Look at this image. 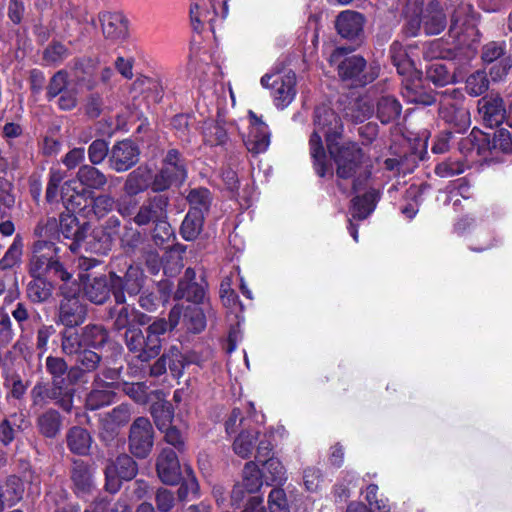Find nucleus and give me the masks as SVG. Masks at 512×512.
I'll use <instances>...</instances> for the list:
<instances>
[{
  "mask_svg": "<svg viewBox=\"0 0 512 512\" xmlns=\"http://www.w3.org/2000/svg\"><path fill=\"white\" fill-rule=\"evenodd\" d=\"M123 391L137 403L145 404L149 400L148 387L145 383H125Z\"/></svg>",
  "mask_w": 512,
  "mask_h": 512,
  "instance_id": "62",
  "label": "nucleus"
},
{
  "mask_svg": "<svg viewBox=\"0 0 512 512\" xmlns=\"http://www.w3.org/2000/svg\"><path fill=\"white\" fill-rule=\"evenodd\" d=\"M401 113V105L392 96H383L377 104V116L382 123H390L396 120Z\"/></svg>",
  "mask_w": 512,
  "mask_h": 512,
  "instance_id": "40",
  "label": "nucleus"
},
{
  "mask_svg": "<svg viewBox=\"0 0 512 512\" xmlns=\"http://www.w3.org/2000/svg\"><path fill=\"white\" fill-rule=\"evenodd\" d=\"M167 206V197L163 195L154 196L144 202L131 219L138 226H145L149 223L166 224Z\"/></svg>",
  "mask_w": 512,
  "mask_h": 512,
  "instance_id": "13",
  "label": "nucleus"
},
{
  "mask_svg": "<svg viewBox=\"0 0 512 512\" xmlns=\"http://www.w3.org/2000/svg\"><path fill=\"white\" fill-rule=\"evenodd\" d=\"M204 216L200 211L189 210L181 225V235L185 240L197 238L203 226Z\"/></svg>",
  "mask_w": 512,
  "mask_h": 512,
  "instance_id": "37",
  "label": "nucleus"
},
{
  "mask_svg": "<svg viewBox=\"0 0 512 512\" xmlns=\"http://www.w3.org/2000/svg\"><path fill=\"white\" fill-rule=\"evenodd\" d=\"M22 498V490L15 481H9L5 487L0 486V509L5 505L12 506Z\"/></svg>",
  "mask_w": 512,
  "mask_h": 512,
  "instance_id": "51",
  "label": "nucleus"
},
{
  "mask_svg": "<svg viewBox=\"0 0 512 512\" xmlns=\"http://www.w3.org/2000/svg\"><path fill=\"white\" fill-rule=\"evenodd\" d=\"M155 503L160 512H169L175 506V497L172 491L159 488L155 494Z\"/></svg>",
  "mask_w": 512,
  "mask_h": 512,
  "instance_id": "63",
  "label": "nucleus"
},
{
  "mask_svg": "<svg viewBox=\"0 0 512 512\" xmlns=\"http://www.w3.org/2000/svg\"><path fill=\"white\" fill-rule=\"evenodd\" d=\"M132 415L131 409L126 404H121L108 413V418L115 426H122L128 423Z\"/></svg>",
  "mask_w": 512,
  "mask_h": 512,
  "instance_id": "64",
  "label": "nucleus"
},
{
  "mask_svg": "<svg viewBox=\"0 0 512 512\" xmlns=\"http://www.w3.org/2000/svg\"><path fill=\"white\" fill-rule=\"evenodd\" d=\"M135 308L129 306L115 307L111 311V318L113 319V327L120 331L123 329L133 328Z\"/></svg>",
  "mask_w": 512,
  "mask_h": 512,
  "instance_id": "45",
  "label": "nucleus"
},
{
  "mask_svg": "<svg viewBox=\"0 0 512 512\" xmlns=\"http://www.w3.org/2000/svg\"><path fill=\"white\" fill-rule=\"evenodd\" d=\"M505 49V42H489L482 48V59L485 63H494L502 57H509L510 55L506 54Z\"/></svg>",
  "mask_w": 512,
  "mask_h": 512,
  "instance_id": "53",
  "label": "nucleus"
},
{
  "mask_svg": "<svg viewBox=\"0 0 512 512\" xmlns=\"http://www.w3.org/2000/svg\"><path fill=\"white\" fill-rule=\"evenodd\" d=\"M489 87V81L486 73L483 71H476L471 74L466 80V91L472 96H479L486 92Z\"/></svg>",
  "mask_w": 512,
  "mask_h": 512,
  "instance_id": "49",
  "label": "nucleus"
},
{
  "mask_svg": "<svg viewBox=\"0 0 512 512\" xmlns=\"http://www.w3.org/2000/svg\"><path fill=\"white\" fill-rule=\"evenodd\" d=\"M125 343L128 349L133 352L138 359L144 362L148 361L145 336L139 328L133 327L126 330Z\"/></svg>",
  "mask_w": 512,
  "mask_h": 512,
  "instance_id": "38",
  "label": "nucleus"
},
{
  "mask_svg": "<svg viewBox=\"0 0 512 512\" xmlns=\"http://www.w3.org/2000/svg\"><path fill=\"white\" fill-rule=\"evenodd\" d=\"M152 171L146 166H140L131 172L125 181L124 191L128 196L137 195L152 187Z\"/></svg>",
  "mask_w": 512,
  "mask_h": 512,
  "instance_id": "26",
  "label": "nucleus"
},
{
  "mask_svg": "<svg viewBox=\"0 0 512 512\" xmlns=\"http://www.w3.org/2000/svg\"><path fill=\"white\" fill-rule=\"evenodd\" d=\"M250 131L245 140L249 152L259 154L265 152L270 145V131L267 124L253 111H248Z\"/></svg>",
  "mask_w": 512,
  "mask_h": 512,
  "instance_id": "15",
  "label": "nucleus"
},
{
  "mask_svg": "<svg viewBox=\"0 0 512 512\" xmlns=\"http://www.w3.org/2000/svg\"><path fill=\"white\" fill-rule=\"evenodd\" d=\"M258 436L259 431L257 429L251 428L250 426L243 428L232 445L235 454L243 459L250 457L254 449L255 440Z\"/></svg>",
  "mask_w": 512,
  "mask_h": 512,
  "instance_id": "29",
  "label": "nucleus"
},
{
  "mask_svg": "<svg viewBox=\"0 0 512 512\" xmlns=\"http://www.w3.org/2000/svg\"><path fill=\"white\" fill-rule=\"evenodd\" d=\"M321 134L325 136L327 149L334 163L339 178L352 177L362 163L363 153L353 142H340L343 124L337 114L326 106H320L314 112V130L310 136V154L314 168L320 177L330 172L325 161V151Z\"/></svg>",
  "mask_w": 512,
  "mask_h": 512,
  "instance_id": "1",
  "label": "nucleus"
},
{
  "mask_svg": "<svg viewBox=\"0 0 512 512\" xmlns=\"http://www.w3.org/2000/svg\"><path fill=\"white\" fill-rule=\"evenodd\" d=\"M144 273L138 266H129L124 277L115 273L110 274V288L113 290L114 298L117 304L125 302L124 291L129 295L138 294L144 283Z\"/></svg>",
  "mask_w": 512,
  "mask_h": 512,
  "instance_id": "11",
  "label": "nucleus"
},
{
  "mask_svg": "<svg viewBox=\"0 0 512 512\" xmlns=\"http://www.w3.org/2000/svg\"><path fill=\"white\" fill-rule=\"evenodd\" d=\"M273 79L272 89L275 105L278 108H286L295 98L296 95V77L293 72H288L284 75L280 74H265L262 76L260 82L265 88L270 87V80Z\"/></svg>",
  "mask_w": 512,
  "mask_h": 512,
  "instance_id": "10",
  "label": "nucleus"
},
{
  "mask_svg": "<svg viewBox=\"0 0 512 512\" xmlns=\"http://www.w3.org/2000/svg\"><path fill=\"white\" fill-rule=\"evenodd\" d=\"M478 113L483 123L490 127H497L506 119V108L502 97L488 95L478 100Z\"/></svg>",
  "mask_w": 512,
  "mask_h": 512,
  "instance_id": "17",
  "label": "nucleus"
},
{
  "mask_svg": "<svg viewBox=\"0 0 512 512\" xmlns=\"http://www.w3.org/2000/svg\"><path fill=\"white\" fill-rule=\"evenodd\" d=\"M110 288L105 277H96L84 287L85 296L95 304H102L109 296Z\"/></svg>",
  "mask_w": 512,
  "mask_h": 512,
  "instance_id": "39",
  "label": "nucleus"
},
{
  "mask_svg": "<svg viewBox=\"0 0 512 512\" xmlns=\"http://www.w3.org/2000/svg\"><path fill=\"white\" fill-rule=\"evenodd\" d=\"M270 512H289V503L286 492L282 488H273L267 499Z\"/></svg>",
  "mask_w": 512,
  "mask_h": 512,
  "instance_id": "52",
  "label": "nucleus"
},
{
  "mask_svg": "<svg viewBox=\"0 0 512 512\" xmlns=\"http://www.w3.org/2000/svg\"><path fill=\"white\" fill-rule=\"evenodd\" d=\"M45 364L48 373L51 375L52 382L64 386H74L77 380V371L74 368L68 371L67 363L63 358L48 356Z\"/></svg>",
  "mask_w": 512,
  "mask_h": 512,
  "instance_id": "24",
  "label": "nucleus"
},
{
  "mask_svg": "<svg viewBox=\"0 0 512 512\" xmlns=\"http://www.w3.org/2000/svg\"><path fill=\"white\" fill-rule=\"evenodd\" d=\"M263 481L257 464L253 461L247 462L243 469V479L239 483L246 487L247 492L256 493L261 488Z\"/></svg>",
  "mask_w": 512,
  "mask_h": 512,
  "instance_id": "42",
  "label": "nucleus"
},
{
  "mask_svg": "<svg viewBox=\"0 0 512 512\" xmlns=\"http://www.w3.org/2000/svg\"><path fill=\"white\" fill-rule=\"evenodd\" d=\"M83 340L80 335L71 329H66L62 334V351L67 355L76 354L82 347Z\"/></svg>",
  "mask_w": 512,
  "mask_h": 512,
  "instance_id": "56",
  "label": "nucleus"
},
{
  "mask_svg": "<svg viewBox=\"0 0 512 512\" xmlns=\"http://www.w3.org/2000/svg\"><path fill=\"white\" fill-rule=\"evenodd\" d=\"M59 229L60 233L65 238L72 239V242L69 245V249L72 252H76L82 246V244H85L87 250L90 249L93 252L101 251L100 247L91 246L89 243L85 242L87 227L80 226L77 218L74 215H61Z\"/></svg>",
  "mask_w": 512,
  "mask_h": 512,
  "instance_id": "16",
  "label": "nucleus"
},
{
  "mask_svg": "<svg viewBox=\"0 0 512 512\" xmlns=\"http://www.w3.org/2000/svg\"><path fill=\"white\" fill-rule=\"evenodd\" d=\"M32 280L27 284L26 295L33 303H43L47 301L53 291V286L47 277H31Z\"/></svg>",
  "mask_w": 512,
  "mask_h": 512,
  "instance_id": "30",
  "label": "nucleus"
},
{
  "mask_svg": "<svg viewBox=\"0 0 512 512\" xmlns=\"http://www.w3.org/2000/svg\"><path fill=\"white\" fill-rule=\"evenodd\" d=\"M186 176L187 170L184 160L177 150L171 149L163 159L161 169L153 178L152 190L156 192L164 191L172 185L184 182Z\"/></svg>",
  "mask_w": 512,
  "mask_h": 512,
  "instance_id": "6",
  "label": "nucleus"
},
{
  "mask_svg": "<svg viewBox=\"0 0 512 512\" xmlns=\"http://www.w3.org/2000/svg\"><path fill=\"white\" fill-rule=\"evenodd\" d=\"M102 31L111 40L122 39L127 34V22L120 13L103 12L99 15Z\"/></svg>",
  "mask_w": 512,
  "mask_h": 512,
  "instance_id": "25",
  "label": "nucleus"
},
{
  "mask_svg": "<svg viewBox=\"0 0 512 512\" xmlns=\"http://www.w3.org/2000/svg\"><path fill=\"white\" fill-rule=\"evenodd\" d=\"M37 425L43 436L54 438L61 429V415L57 410L49 409L38 417Z\"/></svg>",
  "mask_w": 512,
  "mask_h": 512,
  "instance_id": "33",
  "label": "nucleus"
},
{
  "mask_svg": "<svg viewBox=\"0 0 512 512\" xmlns=\"http://www.w3.org/2000/svg\"><path fill=\"white\" fill-rule=\"evenodd\" d=\"M401 95L408 103L427 106L435 102V97L424 88L419 70L404 76Z\"/></svg>",
  "mask_w": 512,
  "mask_h": 512,
  "instance_id": "14",
  "label": "nucleus"
},
{
  "mask_svg": "<svg viewBox=\"0 0 512 512\" xmlns=\"http://www.w3.org/2000/svg\"><path fill=\"white\" fill-rule=\"evenodd\" d=\"M205 295V287L197 282L187 283V281H179L178 289L175 292V298L186 299L194 303L203 302Z\"/></svg>",
  "mask_w": 512,
  "mask_h": 512,
  "instance_id": "41",
  "label": "nucleus"
},
{
  "mask_svg": "<svg viewBox=\"0 0 512 512\" xmlns=\"http://www.w3.org/2000/svg\"><path fill=\"white\" fill-rule=\"evenodd\" d=\"M465 164L459 160H447L435 167V173L440 177H452L461 174L465 170Z\"/></svg>",
  "mask_w": 512,
  "mask_h": 512,
  "instance_id": "61",
  "label": "nucleus"
},
{
  "mask_svg": "<svg viewBox=\"0 0 512 512\" xmlns=\"http://www.w3.org/2000/svg\"><path fill=\"white\" fill-rule=\"evenodd\" d=\"M187 200L191 205L190 210L200 211L203 215L208 210L211 202L210 192L206 188L192 189L187 196Z\"/></svg>",
  "mask_w": 512,
  "mask_h": 512,
  "instance_id": "47",
  "label": "nucleus"
},
{
  "mask_svg": "<svg viewBox=\"0 0 512 512\" xmlns=\"http://www.w3.org/2000/svg\"><path fill=\"white\" fill-rule=\"evenodd\" d=\"M159 479L166 485H175L181 480L180 463L176 453L169 448L161 451L156 462Z\"/></svg>",
  "mask_w": 512,
  "mask_h": 512,
  "instance_id": "19",
  "label": "nucleus"
},
{
  "mask_svg": "<svg viewBox=\"0 0 512 512\" xmlns=\"http://www.w3.org/2000/svg\"><path fill=\"white\" fill-rule=\"evenodd\" d=\"M76 177L83 186L89 189L100 190L107 184L105 174L91 165L81 166Z\"/></svg>",
  "mask_w": 512,
  "mask_h": 512,
  "instance_id": "32",
  "label": "nucleus"
},
{
  "mask_svg": "<svg viewBox=\"0 0 512 512\" xmlns=\"http://www.w3.org/2000/svg\"><path fill=\"white\" fill-rule=\"evenodd\" d=\"M22 253V241L19 236L14 238L13 243L0 260V269L6 270L12 268L19 260Z\"/></svg>",
  "mask_w": 512,
  "mask_h": 512,
  "instance_id": "55",
  "label": "nucleus"
},
{
  "mask_svg": "<svg viewBox=\"0 0 512 512\" xmlns=\"http://www.w3.org/2000/svg\"><path fill=\"white\" fill-rule=\"evenodd\" d=\"M461 152L466 157H470L473 161V154L487 158L486 152L491 150H499L504 153H512V132L500 128L490 134L473 130L469 136L463 138L459 144Z\"/></svg>",
  "mask_w": 512,
  "mask_h": 512,
  "instance_id": "2",
  "label": "nucleus"
},
{
  "mask_svg": "<svg viewBox=\"0 0 512 512\" xmlns=\"http://www.w3.org/2000/svg\"><path fill=\"white\" fill-rule=\"evenodd\" d=\"M228 13L226 2H223L222 13L218 16L215 3L212 0H204L202 4H192L190 7V17L193 29L200 31L204 24H208L210 30L214 32L218 20H223Z\"/></svg>",
  "mask_w": 512,
  "mask_h": 512,
  "instance_id": "12",
  "label": "nucleus"
},
{
  "mask_svg": "<svg viewBox=\"0 0 512 512\" xmlns=\"http://www.w3.org/2000/svg\"><path fill=\"white\" fill-rule=\"evenodd\" d=\"M186 476L178 489V498L180 501H185L191 498L198 497L199 495V484L198 481L189 466H185Z\"/></svg>",
  "mask_w": 512,
  "mask_h": 512,
  "instance_id": "44",
  "label": "nucleus"
},
{
  "mask_svg": "<svg viewBox=\"0 0 512 512\" xmlns=\"http://www.w3.org/2000/svg\"><path fill=\"white\" fill-rule=\"evenodd\" d=\"M94 388L88 393L85 401V407L88 410H98L104 406L110 405L115 398V393L111 390L112 384L102 381L100 377H95Z\"/></svg>",
  "mask_w": 512,
  "mask_h": 512,
  "instance_id": "22",
  "label": "nucleus"
},
{
  "mask_svg": "<svg viewBox=\"0 0 512 512\" xmlns=\"http://www.w3.org/2000/svg\"><path fill=\"white\" fill-rule=\"evenodd\" d=\"M139 150L130 140L116 143L110 152L109 162L112 169L124 172L130 169L138 161Z\"/></svg>",
  "mask_w": 512,
  "mask_h": 512,
  "instance_id": "18",
  "label": "nucleus"
},
{
  "mask_svg": "<svg viewBox=\"0 0 512 512\" xmlns=\"http://www.w3.org/2000/svg\"><path fill=\"white\" fill-rule=\"evenodd\" d=\"M204 142L210 146L223 145L228 140V133L220 121H207L203 127Z\"/></svg>",
  "mask_w": 512,
  "mask_h": 512,
  "instance_id": "36",
  "label": "nucleus"
},
{
  "mask_svg": "<svg viewBox=\"0 0 512 512\" xmlns=\"http://www.w3.org/2000/svg\"><path fill=\"white\" fill-rule=\"evenodd\" d=\"M220 298L223 305L229 309H236L237 306L242 309L241 303L238 299L237 294L231 288V281L229 278H225L220 285Z\"/></svg>",
  "mask_w": 512,
  "mask_h": 512,
  "instance_id": "59",
  "label": "nucleus"
},
{
  "mask_svg": "<svg viewBox=\"0 0 512 512\" xmlns=\"http://www.w3.org/2000/svg\"><path fill=\"white\" fill-rule=\"evenodd\" d=\"M439 116L456 132L465 131L471 124L469 110L464 105V95L456 89L443 93L440 100Z\"/></svg>",
  "mask_w": 512,
  "mask_h": 512,
  "instance_id": "4",
  "label": "nucleus"
},
{
  "mask_svg": "<svg viewBox=\"0 0 512 512\" xmlns=\"http://www.w3.org/2000/svg\"><path fill=\"white\" fill-rule=\"evenodd\" d=\"M261 463V475L267 485H270L274 482L281 483L282 481L286 480V469L277 458H267Z\"/></svg>",
  "mask_w": 512,
  "mask_h": 512,
  "instance_id": "35",
  "label": "nucleus"
},
{
  "mask_svg": "<svg viewBox=\"0 0 512 512\" xmlns=\"http://www.w3.org/2000/svg\"><path fill=\"white\" fill-rule=\"evenodd\" d=\"M427 77L437 86H445L452 81L453 76L441 63H434L427 69Z\"/></svg>",
  "mask_w": 512,
  "mask_h": 512,
  "instance_id": "54",
  "label": "nucleus"
},
{
  "mask_svg": "<svg viewBox=\"0 0 512 512\" xmlns=\"http://www.w3.org/2000/svg\"><path fill=\"white\" fill-rule=\"evenodd\" d=\"M152 415L159 430L171 425L173 412L168 404H157L152 408Z\"/></svg>",
  "mask_w": 512,
  "mask_h": 512,
  "instance_id": "58",
  "label": "nucleus"
},
{
  "mask_svg": "<svg viewBox=\"0 0 512 512\" xmlns=\"http://www.w3.org/2000/svg\"><path fill=\"white\" fill-rule=\"evenodd\" d=\"M68 88V74L65 70L56 72L47 85L46 97L49 101L55 99Z\"/></svg>",
  "mask_w": 512,
  "mask_h": 512,
  "instance_id": "50",
  "label": "nucleus"
},
{
  "mask_svg": "<svg viewBox=\"0 0 512 512\" xmlns=\"http://www.w3.org/2000/svg\"><path fill=\"white\" fill-rule=\"evenodd\" d=\"M372 113L373 108L368 101L360 99L346 109L345 116L355 123H361L370 118Z\"/></svg>",
  "mask_w": 512,
  "mask_h": 512,
  "instance_id": "46",
  "label": "nucleus"
},
{
  "mask_svg": "<svg viewBox=\"0 0 512 512\" xmlns=\"http://www.w3.org/2000/svg\"><path fill=\"white\" fill-rule=\"evenodd\" d=\"M75 388L56 385L51 381V385L45 382H37L31 390L32 403L35 406L43 407L53 401L63 411L70 413L73 409Z\"/></svg>",
  "mask_w": 512,
  "mask_h": 512,
  "instance_id": "5",
  "label": "nucleus"
},
{
  "mask_svg": "<svg viewBox=\"0 0 512 512\" xmlns=\"http://www.w3.org/2000/svg\"><path fill=\"white\" fill-rule=\"evenodd\" d=\"M168 331L165 319H156L146 329L145 345L148 361L156 357L161 349V336Z\"/></svg>",
  "mask_w": 512,
  "mask_h": 512,
  "instance_id": "27",
  "label": "nucleus"
},
{
  "mask_svg": "<svg viewBox=\"0 0 512 512\" xmlns=\"http://www.w3.org/2000/svg\"><path fill=\"white\" fill-rule=\"evenodd\" d=\"M71 477L80 492H87L92 486L90 468L83 461L74 462Z\"/></svg>",
  "mask_w": 512,
  "mask_h": 512,
  "instance_id": "43",
  "label": "nucleus"
},
{
  "mask_svg": "<svg viewBox=\"0 0 512 512\" xmlns=\"http://www.w3.org/2000/svg\"><path fill=\"white\" fill-rule=\"evenodd\" d=\"M85 316V306L77 297H66L61 301L58 317L59 321L67 328L71 329L82 324Z\"/></svg>",
  "mask_w": 512,
  "mask_h": 512,
  "instance_id": "20",
  "label": "nucleus"
},
{
  "mask_svg": "<svg viewBox=\"0 0 512 512\" xmlns=\"http://www.w3.org/2000/svg\"><path fill=\"white\" fill-rule=\"evenodd\" d=\"M28 273L30 277H48L54 274L64 282L72 278L59 262L58 248L48 241H37L34 244L28 263Z\"/></svg>",
  "mask_w": 512,
  "mask_h": 512,
  "instance_id": "3",
  "label": "nucleus"
},
{
  "mask_svg": "<svg viewBox=\"0 0 512 512\" xmlns=\"http://www.w3.org/2000/svg\"><path fill=\"white\" fill-rule=\"evenodd\" d=\"M108 143L103 139L94 140L88 147V157L93 165L101 164L108 155Z\"/></svg>",
  "mask_w": 512,
  "mask_h": 512,
  "instance_id": "60",
  "label": "nucleus"
},
{
  "mask_svg": "<svg viewBox=\"0 0 512 512\" xmlns=\"http://www.w3.org/2000/svg\"><path fill=\"white\" fill-rule=\"evenodd\" d=\"M66 441L72 453L87 455L91 447L92 438L86 429L74 426L68 430Z\"/></svg>",
  "mask_w": 512,
  "mask_h": 512,
  "instance_id": "28",
  "label": "nucleus"
},
{
  "mask_svg": "<svg viewBox=\"0 0 512 512\" xmlns=\"http://www.w3.org/2000/svg\"><path fill=\"white\" fill-rule=\"evenodd\" d=\"M348 52V49L338 47L331 54L330 60L331 62H339L338 72L343 80H351L355 85H365L367 82L371 81V79L363 73L366 66L365 59L358 55H352L341 60Z\"/></svg>",
  "mask_w": 512,
  "mask_h": 512,
  "instance_id": "7",
  "label": "nucleus"
},
{
  "mask_svg": "<svg viewBox=\"0 0 512 512\" xmlns=\"http://www.w3.org/2000/svg\"><path fill=\"white\" fill-rule=\"evenodd\" d=\"M390 55L394 66L400 75L406 76L418 69L415 67L414 61L411 59L408 51L400 43L394 42L390 47Z\"/></svg>",
  "mask_w": 512,
  "mask_h": 512,
  "instance_id": "31",
  "label": "nucleus"
},
{
  "mask_svg": "<svg viewBox=\"0 0 512 512\" xmlns=\"http://www.w3.org/2000/svg\"><path fill=\"white\" fill-rule=\"evenodd\" d=\"M137 463L127 454L118 456L111 460L105 468L106 489L111 493H116L122 480H131L137 475Z\"/></svg>",
  "mask_w": 512,
  "mask_h": 512,
  "instance_id": "9",
  "label": "nucleus"
},
{
  "mask_svg": "<svg viewBox=\"0 0 512 512\" xmlns=\"http://www.w3.org/2000/svg\"><path fill=\"white\" fill-rule=\"evenodd\" d=\"M379 199V193L371 189L361 197H355L352 201V216L358 219H365L375 208Z\"/></svg>",
  "mask_w": 512,
  "mask_h": 512,
  "instance_id": "34",
  "label": "nucleus"
},
{
  "mask_svg": "<svg viewBox=\"0 0 512 512\" xmlns=\"http://www.w3.org/2000/svg\"><path fill=\"white\" fill-rule=\"evenodd\" d=\"M116 207L115 199L109 194H100L92 199V208L98 217H103Z\"/></svg>",
  "mask_w": 512,
  "mask_h": 512,
  "instance_id": "57",
  "label": "nucleus"
},
{
  "mask_svg": "<svg viewBox=\"0 0 512 512\" xmlns=\"http://www.w3.org/2000/svg\"><path fill=\"white\" fill-rule=\"evenodd\" d=\"M446 15L439 2L431 1L422 13V28L427 35L440 34L446 27Z\"/></svg>",
  "mask_w": 512,
  "mask_h": 512,
  "instance_id": "23",
  "label": "nucleus"
},
{
  "mask_svg": "<svg viewBox=\"0 0 512 512\" xmlns=\"http://www.w3.org/2000/svg\"><path fill=\"white\" fill-rule=\"evenodd\" d=\"M82 338L84 344L97 348L106 343L108 334L102 326L89 325L84 328Z\"/></svg>",
  "mask_w": 512,
  "mask_h": 512,
  "instance_id": "48",
  "label": "nucleus"
},
{
  "mask_svg": "<svg viewBox=\"0 0 512 512\" xmlns=\"http://www.w3.org/2000/svg\"><path fill=\"white\" fill-rule=\"evenodd\" d=\"M154 431L148 418L138 417L130 427L129 450L137 458H146L153 447Z\"/></svg>",
  "mask_w": 512,
  "mask_h": 512,
  "instance_id": "8",
  "label": "nucleus"
},
{
  "mask_svg": "<svg viewBox=\"0 0 512 512\" xmlns=\"http://www.w3.org/2000/svg\"><path fill=\"white\" fill-rule=\"evenodd\" d=\"M365 19L357 11L345 10L335 20V28L343 38L353 39L363 31Z\"/></svg>",
  "mask_w": 512,
  "mask_h": 512,
  "instance_id": "21",
  "label": "nucleus"
}]
</instances>
